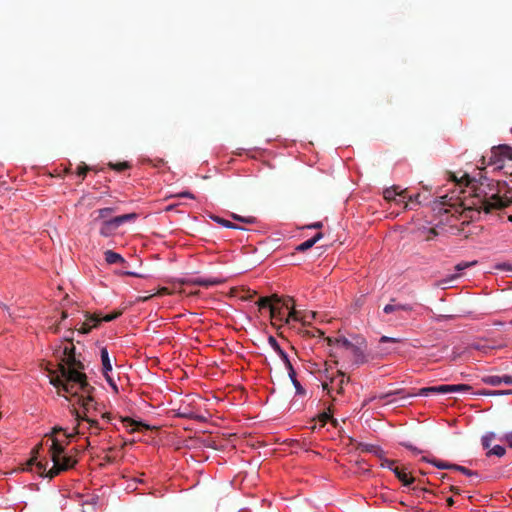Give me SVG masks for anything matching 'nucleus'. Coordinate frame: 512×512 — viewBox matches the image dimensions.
Wrapping results in <instances>:
<instances>
[{
	"label": "nucleus",
	"mask_w": 512,
	"mask_h": 512,
	"mask_svg": "<svg viewBox=\"0 0 512 512\" xmlns=\"http://www.w3.org/2000/svg\"><path fill=\"white\" fill-rule=\"evenodd\" d=\"M84 364L76 359L75 355H70L68 358H62L58 364V371L60 375H52L50 383L58 389V394L61 391L69 394L71 397L77 399V403L83 408V413H80L75 408L73 414L76 420L86 421L90 424L91 433H97L100 430L99 424L96 420L90 418L87 413L90 411V405L94 401L92 396L95 388L87 382V376L82 372ZM55 372H52L54 374Z\"/></svg>",
	"instance_id": "1"
},
{
	"label": "nucleus",
	"mask_w": 512,
	"mask_h": 512,
	"mask_svg": "<svg viewBox=\"0 0 512 512\" xmlns=\"http://www.w3.org/2000/svg\"><path fill=\"white\" fill-rule=\"evenodd\" d=\"M472 386L468 384H456V385H439L424 387L420 389H412L411 391H405L404 389H398L390 391L379 396H375L373 399H379L384 401V404L399 403L400 406H405L406 403H410L408 400L414 396H430L436 394H446L454 392H470Z\"/></svg>",
	"instance_id": "2"
},
{
	"label": "nucleus",
	"mask_w": 512,
	"mask_h": 512,
	"mask_svg": "<svg viewBox=\"0 0 512 512\" xmlns=\"http://www.w3.org/2000/svg\"><path fill=\"white\" fill-rule=\"evenodd\" d=\"M260 310L269 309L272 320L290 324L291 321H303L305 318L300 316V312L294 308V299L291 297L280 298L274 294L270 297H261L257 301Z\"/></svg>",
	"instance_id": "3"
},
{
	"label": "nucleus",
	"mask_w": 512,
	"mask_h": 512,
	"mask_svg": "<svg viewBox=\"0 0 512 512\" xmlns=\"http://www.w3.org/2000/svg\"><path fill=\"white\" fill-rule=\"evenodd\" d=\"M51 460L53 462V466L47 470L46 464L42 462H36V458H32L27 462V470L33 471L32 466H35V472H37L40 476L47 477L49 479H53L57 475H59L63 471H67L72 469L77 464V459L72 455H67L61 453L60 455L50 454Z\"/></svg>",
	"instance_id": "4"
},
{
	"label": "nucleus",
	"mask_w": 512,
	"mask_h": 512,
	"mask_svg": "<svg viewBox=\"0 0 512 512\" xmlns=\"http://www.w3.org/2000/svg\"><path fill=\"white\" fill-rule=\"evenodd\" d=\"M494 190L495 185L493 183L485 184L483 182L475 189V196L479 199V208L485 213L500 210L508 205L507 201Z\"/></svg>",
	"instance_id": "5"
},
{
	"label": "nucleus",
	"mask_w": 512,
	"mask_h": 512,
	"mask_svg": "<svg viewBox=\"0 0 512 512\" xmlns=\"http://www.w3.org/2000/svg\"><path fill=\"white\" fill-rule=\"evenodd\" d=\"M325 340L327 341L328 345H335L339 349H341L343 354L346 357H349L354 364L359 365L365 362V351L364 348L361 346L362 343H352L345 337H327L325 338Z\"/></svg>",
	"instance_id": "6"
},
{
	"label": "nucleus",
	"mask_w": 512,
	"mask_h": 512,
	"mask_svg": "<svg viewBox=\"0 0 512 512\" xmlns=\"http://www.w3.org/2000/svg\"><path fill=\"white\" fill-rule=\"evenodd\" d=\"M78 426L75 427L74 432L67 433L66 429L55 426L52 428L50 433H47L45 437L51 440V445L49 447L50 454L60 455L65 452L66 447L70 444L71 439L78 434Z\"/></svg>",
	"instance_id": "7"
},
{
	"label": "nucleus",
	"mask_w": 512,
	"mask_h": 512,
	"mask_svg": "<svg viewBox=\"0 0 512 512\" xmlns=\"http://www.w3.org/2000/svg\"><path fill=\"white\" fill-rule=\"evenodd\" d=\"M505 160H512V147L503 144L491 149L489 164L502 168Z\"/></svg>",
	"instance_id": "8"
},
{
	"label": "nucleus",
	"mask_w": 512,
	"mask_h": 512,
	"mask_svg": "<svg viewBox=\"0 0 512 512\" xmlns=\"http://www.w3.org/2000/svg\"><path fill=\"white\" fill-rule=\"evenodd\" d=\"M268 342L270 346L275 350V352L280 356L281 361L284 362L285 367L288 370V374H294L295 369L293 368V365L290 362L287 353L280 347L277 340L273 336H270L268 338Z\"/></svg>",
	"instance_id": "9"
},
{
	"label": "nucleus",
	"mask_w": 512,
	"mask_h": 512,
	"mask_svg": "<svg viewBox=\"0 0 512 512\" xmlns=\"http://www.w3.org/2000/svg\"><path fill=\"white\" fill-rule=\"evenodd\" d=\"M414 307L411 304L408 303H398L396 302L395 298H392L390 303L385 305L383 308V312L385 314H392V313H400V312H406L409 313L413 311Z\"/></svg>",
	"instance_id": "10"
},
{
	"label": "nucleus",
	"mask_w": 512,
	"mask_h": 512,
	"mask_svg": "<svg viewBox=\"0 0 512 512\" xmlns=\"http://www.w3.org/2000/svg\"><path fill=\"white\" fill-rule=\"evenodd\" d=\"M180 283L183 285L202 286L208 288L222 283V280L216 278H188L180 280Z\"/></svg>",
	"instance_id": "11"
},
{
	"label": "nucleus",
	"mask_w": 512,
	"mask_h": 512,
	"mask_svg": "<svg viewBox=\"0 0 512 512\" xmlns=\"http://www.w3.org/2000/svg\"><path fill=\"white\" fill-rule=\"evenodd\" d=\"M481 381L490 386L512 385V375H486L481 378Z\"/></svg>",
	"instance_id": "12"
},
{
	"label": "nucleus",
	"mask_w": 512,
	"mask_h": 512,
	"mask_svg": "<svg viewBox=\"0 0 512 512\" xmlns=\"http://www.w3.org/2000/svg\"><path fill=\"white\" fill-rule=\"evenodd\" d=\"M118 227H119L118 224H116L114 222V218H112L110 220H104L101 224L99 233H100V235H102L104 237H109L114 233V231Z\"/></svg>",
	"instance_id": "13"
},
{
	"label": "nucleus",
	"mask_w": 512,
	"mask_h": 512,
	"mask_svg": "<svg viewBox=\"0 0 512 512\" xmlns=\"http://www.w3.org/2000/svg\"><path fill=\"white\" fill-rule=\"evenodd\" d=\"M101 361H102V365H103V373H104L107 381L109 383H112V380L110 379V377L108 375V372H110L112 370V365H111V361L109 358L107 348H105V347H103L101 349Z\"/></svg>",
	"instance_id": "14"
},
{
	"label": "nucleus",
	"mask_w": 512,
	"mask_h": 512,
	"mask_svg": "<svg viewBox=\"0 0 512 512\" xmlns=\"http://www.w3.org/2000/svg\"><path fill=\"white\" fill-rule=\"evenodd\" d=\"M392 471L394 472L398 480L403 483L404 486H410L412 483L415 482V478L409 476L404 468L395 467L393 468Z\"/></svg>",
	"instance_id": "15"
},
{
	"label": "nucleus",
	"mask_w": 512,
	"mask_h": 512,
	"mask_svg": "<svg viewBox=\"0 0 512 512\" xmlns=\"http://www.w3.org/2000/svg\"><path fill=\"white\" fill-rule=\"evenodd\" d=\"M357 449L361 452H369L376 455L379 459H382V455L384 451L377 445L367 444V443H358Z\"/></svg>",
	"instance_id": "16"
},
{
	"label": "nucleus",
	"mask_w": 512,
	"mask_h": 512,
	"mask_svg": "<svg viewBox=\"0 0 512 512\" xmlns=\"http://www.w3.org/2000/svg\"><path fill=\"white\" fill-rule=\"evenodd\" d=\"M122 311L121 310H117V311H114L110 314H107L105 315L103 318H102V321H105V322H110V321H113L115 319H117L118 317H120L122 315ZM101 321V319H99L98 317L96 316H91L88 318V322H93V327H96L97 324Z\"/></svg>",
	"instance_id": "17"
},
{
	"label": "nucleus",
	"mask_w": 512,
	"mask_h": 512,
	"mask_svg": "<svg viewBox=\"0 0 512 512\" xmlns=\"http://www.w3.org/2000/svg\"><path fill=\"white\" fill-rule=\"evenodd\" d=\"M322 237H323V234L321 232H319L311 239H308V240L304 241L303 243L299 244L296 247V250L300 251V252H304V251L310 249L311 247H313Z\"/></svg>",
	"instance_id": "18"
},
{
	"label": "nucleus",
	"mask_w": 512,
	"mask_h": 512,
	"mask_svg": "<svg viewBox=\"0 0 512 512\" xmlns=\"http://www.w3.org/2000/svg\"><path fill=\"white\" fill-rule=\"evenodd\" d=\"M404 193H405V190L398 192V187L392 186L390 188H386L383 191V197L387 201H395L396 196L404 197Z\"/></svg>",
	"instance_id": "19"
},
{
	"label": "nucleus",
	"mask_w": 512,
	"mask_h": 512,
	"mask_svg": "<svg viewBox=\"0 0 512 512\" xmlns=\"http://www.w3.org/2000/svg\"><path fill=\"white\" fill-rule=\"evenodd\" d=\"M105 260L108 264L125 263V259L118 253L107 250L105 253Z\"/></svg>",
	"instance_id": "20"
},
{
	"label": "nucleus",
	"mask_w": 512,
	"mask_h": 512,
	"mask_svg": "<svg viewBox=\"0 0 512 512\" xmlns=\"http://www.w3.org/2000/svg\"><path fill=\"white\" fill-rule=\"evenodd\" d=\"M122 422L129 425V426H132L133 428L130 430V432H134L135 430L137 429H140V428H144L146 430H149L151 429L150 425L146 424V423H143L141 421H136V420H133L129 417H125L122 419Z\"/></svg>",
	"instance_id": "21"
},
{
	"label": "nucleus",
	"mask_w": 512,
	"mask_h": 512,
	"mask_svg": "<svg viewBox=\"0 0 512 512\" xmlns=\"http://www.w3.org/2000/svg\"><path fill=\"white\" fill-rule=\"evenodd\" d=\"M136 218H137L136 213H129V214H124V215L114 217V222L116 224H118V226H121L122 224H124L128 221L135 220Z\"/></svg>",
	"instance_id": "22"
},
{
	"label": "nucleus",
	"mask_w": 512,
	"mask_h": 512,
	"mask_svg": "<svg viewBox=\"0 0 512 512\" xmlns=\"http://www.w3.org/2000/svg\"><path fill=\"white\" fill-rule=\"evenodd\" d=\"M211 219L213 221H215L216 223L226 227V228H231V229H239L240 227L238 225H236L235 223L229 221V220H226L224 218H221L219 216H211Z\"/></svg>",
	"instance_id": "23"
},
{
	"label": "nucleus",
	"mask_w": 512,
	"mask_h": 512,
	"mask_svg": "<svg viewBox=\"0 0 512 512\" xmlns=\"http://www.w3.org/2000/svg\"><path fill=\"white\" fill-rule=\"evenodd\" d=\"M289 377H290V379H291L292 384H293V385H294V387H295L296 394H298V395H305L306 391H305V389L302 387V385L300 384V382L297 380V378H296V372L294 371V374H289Z\"/></svg>",
	"instance_id": "24"
},
{
	"label": "nucleus",
	"mask_w": 512,
	"mask_h": 512,
	"mask_svg": "<svg viewBox=\"0 0 512 512\" xmlns=\"http://www.w3.org/2000/svg\"><path fill=\"white\" fill-rule=\"evenodd\" d=\"M496 435L494 432H488L482 436L481 442L484 449H488L491 446L492 441L495 439Z\"/></svg>",
	"instance_id": "25"
},
{
	"label": "nucleus",
	"mask_w": 512,
	"mask_h": 512,
	"mask_svg": "<svg viewBox=\"0 0 512 512\" xmlns=\"http://www.w3.org/2000/svg\"><path fill=\"white\" fill-rule=\"evenodd\" d=\"M318 420L319 422H321V427L325 426V424L328 422V421H331V423L333 424V426H337V420L336 419H333L331 417V415H329L328 413L326 412H323L321 414L318 415Z\"/></svg>",
	"instance_id": "26"
},
{
	"label": "nucleus",
	"mask_w": 512,
	"mask_h": 512,
	"mask_svg": "<svg viewBox=\"0 0 512 512\" xmlns=\"http://www.w3.org/2000/svg\"><path fill=\"white\" fill-rule=\"evenodd\" d=\"M108 166L115 170V171H118V172H121V171H124L126 169H129L130 168V164L129 162L127 161H124V162H118V163H112V162H109L108 163Z\"/></svg>",
	"instance_id": "27"
},
{
	"label": "nucleus",
	"mask_w": 512,
	"mask_h": 512,
	"mask_svg": "<svg viewBox=\"0 0 512 512\" xmlns=\"http://www.w3.org/2000/svg\"><path fill=\"white\" fill-rule=\"evenodd\" d=\"M231 217L234 220L242 222V223H245V224H254V223H256V218L253 217V216L244 217V216H240L238 214L232 213Z\"/></svg>",
	"instance_id": "28"
},
{
	"label": "nucleus",
	"mask_w": 512,
	"mask_h": 512,
	"mask_svg": "<svg viewBox=\"0 0 512 512\" xmlns=\"http://www.w3.org/2000/svg\"><path fill=\"white\" fill-rule=\"evenodd\" d=\"M422 460L432 463L433 465H435L439 469H450V470H452V465L453 464H451V463L439 461V460H436V459L428 460L426 457H423Z\"/></svg>",
	"instance_id": "29"
},
{
	"label": "nucleus",
	"mask_w": 512,
	"mask_h": 512,
	"mask_svg": "<svg viewBox=\"0 0 512 512\" xmlns=\"http://www.w3.org/2000/svg\"><path fill=\"white\" fill-rule=\"evenodd\" d=\"M450 179H452L453 181L457 182L459 185H466L468 186L470 183H471V178L468 174H464L459 180L458 178L456 177V175L454 173H450Z\"/></svg>",
	"instance_id": "30"
},
{
	"label": "nucleus",
	"mask_w": 512,
	"mask_h": 512,
	"mask_svg": "<svg viewBox=\"0 0 512 512\" xmlns=\"http://www.w3.org/2000/svg\"><path fill=\"white\" fill-rule=\"evenodd\" d=\"M452 470L461 472L462 474H464L466 476H474V475L477 476L478 475V473L476 471L469 470L466 467L457 465V464L452 465Z\"/></svg>",
	"instance_id": "31"
},
{
	"label": "nucleus",
	"mask_w": 512,
	"mask_h": 512,
	"mask_svg": "<svg viewBox=\"0 0 512 512\" xmlns=\"http://www.w3.org/2000/svg\"><path fill=\"white\" fill-rule=\"evenodd\" d=\"M505 453H506V450H505V448H504L503 446H501V445H495L494 447H492V448L488 451L487 455H488V456H490V455H495V456H497V457H502V456H504V455H505Z\"/></svg>",
	"instance_id": "32"
},
{
	"label": "nucleus",
	"mask_w": 512,
	"mask_h": 512,
	"mask_svg": "<svg viewBox=\"0 0 512 512\" xmlns=\"http://www.w3.org/2000/svg\"><path fill=\"white\" fill-rule=\"evenodd\" d=\"M303 334L308 337H322L324 335V332L317 328H308L303 330Z\"/></svg>",
	"instance_id": "33"
},
{
	"label": "nucleus",
	"mask_w": 512,
	"mask_h": 512,
	"mask_svg": "<svg viewBox=\"0 0 512 512\" xmlns=\"http://www.w3.org/2000/svg\"><path fill=\"white\" fill-rule=\"evenodd\" d=\"M98 213L97 219H106L111 213L114 212L113 208H102L96 211Z\"/></svg>",
	"instance_id": "34"
},
{
	"label": "nucleus",
	"mask_w": 512,
	"mask_h": 512,
	"mask_svg": "<svg viewBox=\"0 0 512 512\" xmlns=\"http://www.w3.org/2000/svg\"><path fill=\"white\" fill-rule=\"evenodd\" d=\"M380 461L382 467L388 468L390 470H393V468H395V461L385 458L384 454L382 455V459H380Z\"/></svg>",
	"instance_id": "35"
},
{
	"label": "nucleus",
	"mask_w": 512,
	"mask_h": 512,
	"mask_svg": "<svg viewBox=\"0 0 512 512\" xmlns=\"http://www.w3.org/2000/svg\"><path fill=\"white\" fill-rule=\"evenodd\" d=\"M63 358H68L70 355H75V347L73 345L65 346L63 348Z\"/></svg>",
	"instance_id": "36"
},
{
	"label": "nucleus",
	"mask_w": 512,
	"mask_h": 512,
	"mask_svg": "<svg viewBox=\"0 0 512 512\" xmlns=\"http://www.w3.org/2000/svg\"><path fill=\"white\" fill-rule=\"evenodd\" d=\"M90 170V167L87 166L86 164L82 163L81 165L78 166L77 168V174L79 176H82L84 177L86 175V173Z\"/></svg>",
	"instance_id": "37"
},
{
	"label": "nucleus",
	"mask_w": 512,
	"mask_h": 512,
	"mask_svg": "<svg viewBox=\"0 0 512 512\" xmlns=\"http://www.w3.org/2000/svg\"><path fill=\"white\" fill-rule=\"evenodd\" d=\"M401 340L398 338L382 336L379 340L380 343H399Z\"/></svg>",
	"instance_id": "38"
},
{
	"label": "nucleus",
	"mask_w": 512,
	"mask_h": 512,
	"mask_svg": "<svg viewBox=\"0 0 512 512\" xmlns=\"http://www.w3.org/2000/svg\"><path fill=\"white\" fill-rule=\"evenodd\" d=\"M92 326L89 323H83L78 331L82 334H88L91 331Z\"/></svg>",
	"instance_id": "39"
},
{
	"label": "nucleus",
	"mask_w": 512,
	"mask_h": 512,
	"mask_svg": "<svg viewBox=\"0 0 512 512\" xmlns=\"http://www.w3.org/2000/svg\"><path fill=\"white\" fill-rule=\"evenodd\" d=\"M474 264H476V261H473V262H465V263H459V264H457V265H456V267H455V268H456V270H457V271H461V270H463V269H465V268H467V267H470V266H472V265H474Z\"/></svg>",
	"instance_id": "40"
},
{
	"label": "nucleus",
	"mask_w": 512,
	"mask_h": 512,
	"mask_svg": "<svg viewBox=\"0 0 512 512\" xmlns=\"http://www.w3.org/2000/svg\"><path fill=\"white\" fill-rule=\"evenodd\" d=\"M475 394L481 395V396H496V393H494L493 390H486V389L477 391V392H475Z\"/></svg>",
	"instance_id": "41"
},
{
	"label": "nucleus",
	"mask_w": 512,
	"mask_h": 512,
	"mask_svg": "<svg viewBox=\"0 0 512 512\" xmlns=\"http://www.w3.org/2000/svg\"><path fill=\"white\" fill-rule=\"evenodd\" d=\"M501 440L505 441L508 447L512 448V431L505 434Z\"/></svg>",
	"instance_id": "42"
},
{
	"label": "nucleus",
	"mask_w": 512,
	"mask_h": 512,
	"mask_svg": "<svg viewBox=\"0 0 512 512\" xmlns=\"http://www.w3.org/2000/svg\"><path fill=\"white\" fill-rule=\"evenodd\" d=\"M173 197H183V198H190V199H194V195L192 193H190L189 191H184V192H181V193H178L176 195H174Z\"/></svg>",
	"instance_id": "43"
},
{
	"label": "nucleus",
	"mask_w": 512,
	"mask_h": 512,
	"mask_svg": "<svg viewBox=\"0 0 512 512\" xmlns=\"http://www.w3.org/2000/svg\"><path fill=\"white\" fill-rule=\"evenodd\" d=\"M493 391H494V393H496V396L512 395V389L493 390Z\"/></svg>",
	"instance_id": "44"
},
{
	"label": "nucleus",
	"mask_w": 512,
	"mask_h": 512,
	"mask_svg": "<svg viewBox=\"0 0 512 512\" xmlns=\"http://www.w3.org/2000/svg\"><path fill=\"white\" fill-rule=\"evenodd\" d=\"M496 269L498 270H511V265L508 264V263H500V264H497L495 266Z\"/></svg>",
	"instance_id": "45"
},
{
	"label": "nucleus",
	"mask_w": 512,
	"mask_h": 512,
	"mask_svg": "<svg viewBox=\"0 0 512 512\" xmlns=\"http://www.w3.org/2000/svg\"><path fill=\"white\" fill-rule=\"evenodd\" d=\"M322 227H323L322 222H315V223L307 226V228H310V229H321Z\"/></svg>",
	"instance_id": "46"
},
{
	"label": "nucleus",
	"mask_w": 512,
	"mask_h": 512,
	"mask_svg": "<svg viewBox=\"0 0 512 512\" xmlns=\"http://www.w3.org/2000/svg\"><path fill=\"white\" fill-rule=\"evenodd\" d=\"M123 273L125 275L132 276V277H138V278H142L143 277L142 274H139V273H136V272H133V271H125Z\"/></svg>",
	"instance_id": "47"
},
{
	"label": "nucleus",
	"mask_w": 512,
	"mask_h": 512,
	"mask_svg": "<svg viewBox=\"0 0 512 512\" xmlns=\"http://www.w3.org/2000/svg\"><path fill=\"white\" fill-rule=\"evenodd\" d=\"M403 445L408 448L409 450L413 451L414 453H420V450H418L416 447L412 446L411 444L403 443Z\"/></svg>",
	"instance_id": "48"
},
{
	"label": "nucleus",
	"mask_w": 512,
	"mask_h": 512,
	"mask_svg": "<svg viewBox=\"0 0 512 512\" xmlns=\"http://www.w3.org/2000/svg\"><path fill=\"white\" fill-rule=\"evenodd\" d=\"M428 233L429 235L427 236V239H432L434 236L437 235V232L433 228L429 229Z\"/></svg>",
	"instance_id": "49"
},
{
	"label": "nucleus",
	"mask_w": 512,
	"mask_h": 512,
	"mask_svg": "<svg viewBox=\"0 0 512 512\" xmlns=\"http://www.w3.org/2000/svg\"><path fill=\"white\" fill-rule=\"evenodd\" d=\"M451 492H453L454 494H460L461 490L456 487V486H450V489H449Z\"/></svg>",
	"instance_id": "50"
},
{
	"label": "nucleus",
	"mask_w": 512,
	"mask_h": 512,
	"mask_svg": "<svg viewBox=\"0 0 512 512\" xmlns=\"http://www.w3.org/2000/svg\"><path fill=\"white\" fill-rule=\"evenodd\" d=\"M446 501H447V505H448L449 507L453 506V504H454V499H453L452 497L447 498V500H446Z\"/></svg>",
	"instance_id": "51"
},
{
	"label": "nucleus",
	"mask_w": 512,
	"mask_h": 512,
	"mask_svg": "<svg viewBox=\"0 0 512 512\" xmlns=\"http://www.w3.org/2000/svg\"><path fill=\"white\" fill-rule=\"evenodd\" d=\"M343 385H344V376L342 375V376H341V379H340V383H339V386H340V388H339V392H341V389H342V386H343Z\"/></svg>",
	"instance_id": "52"
},
{
	"label": "nucleus",
	"mask_w": 512,
	"mask_h": 512,
	"mask_svg": "<svg viewBox=\"0 0 512 512\" xmlns=\"http://www.w3.org/2000/svg\"><path fill=\"white\" fill-rule=\"evenodd\" d=\"M67 317H68L67 312L63 311V312H62V315H61V319H62V320H64V319H66Z\"/></svg>",
	"instance_id": "53"
},
{
	"label": "nucleus",
	"mask_w": 512,
	"mask_h": 512,
	"mask_svg": "<svg viewBox=\"0 0 512 512\" xmlns=\"http://www.w3.org/2000/svg\"><path fill=\"white\" fill-rule=\"evenodd\" d=\"M102 417H103V418H105V419H108V420L110 419V416H109V414H108V413H104V414H102Z\"/></svg>",
	"instance_id": "54"
},
{
	"label": "nucleus",
	"mask_w": 512,
	"mask_h": 512,
	"mask_svg": "<svg viewBox=\"0 0 512 512\" xmlns=\"http://www.w3.org/2000/svg\"><path fill=\"white\" fill-rule=\"evenodd\" d=\"M506 345L505 344H499L497 346H492V348H502V347H505Z\"/></svg>",
	"instance_id": "55"
},
{
	"label": "nucleus",
	"mask_w": 512,
	"mask_h": 512,
	"mask_svg": "<svg viewBox=\"0 0 512 512\" xmlns=\"http://www.w3.org/2000/svg\"><path fill=\"white\" fill-rule=\"evenodd\" d=\"M166 292H167V288H163L160 293L163 294V293H166Z\"/></svg>",
	"instance_id": "56"
},
{
	"label": "nucleus",
	"mask_w": 512,
	"mask_h": 512,
	"mask_svg": "<svg viewBox=\"0 0 512 512\" xmlns=\"http://www.w3.org/2000/svg\"><path fill=\"white\" fill-rule=\"evenodd\" d=\"M151 297H152V296L150 295V296L144 297L142 300H143V301H145V300H147V299H149V298H151Z\"/></svg>",
	"instance_id": "57"
},
{
	"label": "nucleus",
	"mask_w": 512,
	"mask_h": 512,
	"mask_svg": "<svg viewBox=\"0 0 512 512\" xmlns=\"http://www.w3.org/2000/svg\"><path fill=\"white\" fill-rule=\"evenodd\" d=\"M323 388L328 389V384L327 383L323 384Z\"/></svg>",
	"instance_id": "58"
},
{
	"label": "nucleus",
	"mask_w": 512,
	"mask_h": 512,
	"mask_svg": "<svg viewBox=\"0 0 512 512\" xmlns=\"http://www.w3.org/2000/svg\"><path fill=\"white\" fill-rule=\"evenodd\" d=\"M448 478L447 474H442V479Z\"/></svg>",
	"instance_id": "59"
},
{
	"label": "nucleus",
	"mask_w": 512,
	"mask_h": 512,
	"mask_svg": "<svg viewBox=\"0 0 512 512\" xmlns=\"http://www.w3.org/2000/svg\"><path fill=\"white\" fill-rule=\"evenodd\" d=\"M419 198V194H417L415 197H414V200H418Z\"/></svg>",
	"instance_id": "60"
},
{
	"label": "nucleus",
	"mask_w": 512,
	"mask_h": 512,
	"mask_svg": "<svg viewBox=\"0 0 512 512\" xmlns=\"http://www.w3.org/2000/svg\"><path fill=\"white\" fill-rule=\"evenodd\" d=\"M421 491H424V492H428L427 489L423 488V489H420Z\"/></svg>",
	"instance_id": "61"
},
{
	"label": "nucleus",
	"mask_w": 512,
	"mask_h": 512,
	"mask_svg": "<svg viewBox=\"0 0 512 512\" xmlns=\"http://www.w3.org/2000/svg\"><path fill=\"white\" fill-rule=\"evenodd\" d=\"M509 220H510V221H512V215H511V216H509Z\"/></svg>",
	"instance_id": "62"
},
{
	"label": "nucleus",
	"mask_w": 512,
	"mask_h": 512,
	"mask_svg": "<svg viewBox=\"0 0 512 512\" xmlns=\"http://www.w3.org/2000/svg\"><path fill=\"white\" fill-rule=\"evenodd\" d=\"M509 323L512 325V320Z\"/></svg>",
	"instance_id": "63"
}]
</instances>
